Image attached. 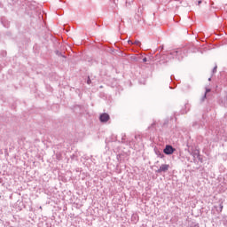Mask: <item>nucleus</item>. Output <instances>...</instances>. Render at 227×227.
<instances>
[{"label":"nucleus","mask_w":227,"mask_h":227,"mask_svg":"<svg viewBox=\"0 0 227 227\" xmlns=\"http://www.w3.org/2000/svg\"><path fill=\"white\" fill-rule=\"evenodd\" d=\"M87 84H91V79H90V77H88Z\"/></svg>","instance_id":"9d476101"},{"label":"nucleus","mask_w":227,"mask_h":227,"mask_svg":"<svg viewBox=\"0 0 227 227\" xmlns=\"http://www.w3.org/2000/svg\"><path fill=\"white\" fill-rule=\"evenodd\" d=\"M208 81H212V78H209Z\"/></svg>","instance_id":"2eb2a0df"},{"label":"nucleus","mask_w":227,"mask_h":227,"mask_svg":"<svg viewBox=\"0 0 227 227\" xmlns=\"http://www.w3.org/2000/svg\"><path fill=\"white\" fill-rule=\"evenodd\" d=\"M193 159H200V151H194L192 153Z\"/></svg>","instance_id":"20e7f679"},{"label":"nucleus","mask_w":227,"mask_h":227,"mask_svg":"<svg viewBox=\"0 0 227 227\" xmlns=\"http://www.w3.org/2000/svg\"><path fill=\"white\" fill-rule=\"evenodd\" d=\"M128 43H129V45H134V42H132L131 40H129Z\"/></svg>","instance_id":"1a4fd4ad"},{"label":"nucleus","mask_w":227,"mask_h":227,"mask_svg":"<svg viewBox=\"0 0 227 227\" xmlns=\"http://www.w3.org/2000/svg\"><path fill=\"white\" fill-rule=\"evenodd\" d=\"M198 4H201V1H199V2H198Z\"/></svg>","instance_id":"ddd939ff"},{"label":"nucleus","mask_w":227,"mask_h":227,"mask_svg":"<svg viewBox=\"0 0 227 227\" xmlns=\"http://www.w3.org/2000/svg\"><path fill=\"white\" fill-rule=\"evenodd\" d=\"M146 61H148V59L144 58V59H143V62H144V63H146Z\"/></svg>","instance_id":"9b49d317"},{"label":"nucleus","mask_w":227,"mask_h":227,"mask_svg":"<svg viewBox=\"0 0 227 227\" xmlns=\"http://www.w3.org/2000/svg\"><path fill=\"white\" fill-rule=\"evenodd\" d=\"M111 117L108 115V114H102L99 116L101 123H106V121H109Z\"/></svg>","instance_id":"f03ea898"},{"label":"nucleus","mask_w":227,"mask_h":227,"mask_svg":"<svg viewBox=\"0 0 227 227\" xmlns=\"http://www.w3.org/2000/svg\"><path fill=\"white\" fill-rule=\"evenodd\" d=\"M176 149H175L172 145H167L163 149V153L165 155H173Z\"/></svg>","instance_id":"f257e3e1"},{"label":"nucleus","mask_w":227,"mask_h":227,"mask_svg":"<svg viewBox=\"0 0 227 227\" xmlns=\"http://www.w3.org/2000/svg\"><path fill=\"white\" fill-rule=\"evenodd\" d=\"M221 210H223V205L220 206Z\"/></svg>","instance_id":"4468645a"},{"label":"nucleus","mask_w":227,"mask_h":227,"mask_svg":"<svg viewBox=\"0 0 227 227\" xmlns=\"http://www.w3.org/2000/svg\"><path fill=\"white\" fill-rule=\"evenodd\" d=\"M133 45H137V47H141V42H139V41H135V42L133 43Z\"/></svg>","instance_id":"0eeeda50"},{"label":"nucleus","mask_w":227,"mask_h":227,"mask_svg":"<svg viewBox=\"0 0 227 227\" xmlns=\"http://www.w3.org/2000/svg\"><path fill=\"white\" fill-rule=\"evenodd\" d=\"M161 157H164V154H161Z\"/></svg>","instance_id":"f3484780"},{"label":"nucleus","mask_w":227,"mask_h":227,"mask_svg":"<svg viewBox=\"0 0 227 227\" xmlns=\"http://www.w3.org/2000/svg\"><path fill=\"white\" fill-rule=\"evenodd\" d=\"M215 72H217V66H215V67L213 68V74H215Z\"/></svg>","instance_id":"6e6552de"},{"label":"nucleus","mask_w":227,"mask_h":227,"mask_svg":"<svg viewBox=\"0 0 227 227\" xmlns=\"http://www.w3.org/2000/svg\"><path fill=\"white\" fill-rule=\"evenodd\" d=\"M178 51H173L169 53V56H172V58H176V56H178Z\"/></svg>","instance_id":"423d86ee"},{"label":"nucleus","mask_w":227,"mask_h":227,"mask_svg":"<svg viewBox=\"0 0 227 227\" xmlns=\"http://www.w3.org/2000/svg\"><path fill=\"white\" fill-rule=\"evenodd\" d=\"M58 56H61V52L57 51Z\"/></svg>","instance_id":"f8f14e48"},{"label":"nucleus","mask_w":227,"mask_h":227,"mask_svg":"<svg viewBox=\"0 0 227 227\" xmlns=\"http://www.w3.org/2000/svg\"><path fill=\"white\" fill-rule=\"evenodd\" d=\"M168 59H171V57H168Z\"/></svg>","instance_id":"dca6fc26"},{"label":"nucleus","mask_w":227,"mask_h":227,"mask_svg":"<svg viewBox=\"0 0 227 227\" xmlns=\"http://www.w3.org/2000/svg\"><path fill=\"white\" fill-rule=\"evenodd\" d=\"M211 90L210 89H206V92L201 99L202 102H205V98H207V94L210 93Z\"/></svg>","instance_id":"39448f33"},{"label":"nucleus","mask_w":227,"mask_h":227,"mask_svg":"<svg viewBox=\"0 0 227 227\" xmlns=\"http://www.w3.org/2000/svg\"><path fill=\"white\" fill-rule=\"evenodd\" d=\"M169 169V165L162 164L160 168L157 170V173H166Z\"/></svg>","instance_id":"7ed1b4c3"}]
</instances>
